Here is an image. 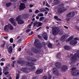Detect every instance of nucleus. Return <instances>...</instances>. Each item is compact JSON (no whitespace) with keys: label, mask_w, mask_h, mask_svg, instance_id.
I'll list each match as a JSON object with an SVG mask.
<instances>
[{"label":"nucleus","mask_w":79,"mask_h":79,"mask_svg":"<svg viewBox=\"0 0 79 79\" xmlns=\"http://www.w3.org/2000/svg\"><path fill=\"white\" fill-rule=\"evenodd\" d=\"M52 34L54 35H56L57 34H59L60 35H62L63 34V31H60L59 28L57 27H55L52 28Z\"/></svg>","instance_id":"2"},{"label":"nucleus","mask_w":79,"mask_h":79,"mask_svg":"<svg viewBox=\"0 0 79 79\" xmlns=\"http://www.w3.org/2000/svg\"><path fill=\"white\" fill-rule=\"evenodd\" d=\"M29 11L30 13H32V10H31V9H29Z\"/></svg>","instance_id":"50"},{"label":"nucleus","mask_w":79,"mask_h":79,"mask_svg":"<svg viewBox=\"0 0 79 79\" xmlns=\"http://www.w3.org/2000/svg\"><path fill=\"white\" fill-rule=\"evenodd\" d=\"M34 26H35L36 27L38 26V22H36V23H34Z\"/></svg>","instance_id":"31"},{"label":"nucleus","mask_w":79,"mask_h":79,"mask_svg":"<svg viewBox=\"0 0 79 79\" xmlns=\"http://www.w3.org/2000/svg\"><path fill=\"white\" fill-rule=\"evenodd\" d=\"M58 12L60 13H63L64 11H65V10H64V9L63 8H59L58 9Z\"/></svg>","instance_id":"15"},{"label":"nucleus","mask_w":79,"mask_h":79,"mask_svg":"<svg viewBox=\"0 0 79 79\" xmlns=\"http://www.w3.org/2000/svg\"><path fill=\"white\" fill-rule=\"evenodd\" d=\"M4 39H8V37H7V36H5L4 37Z\"/></svg>","instance_id":"51"},{"label":"nucleus","mask_w":79,"mask_h":79,"mask_svg":"<svg viewBox=\"0 0 79 79\" xmlns=\"http://www.w3.org/2000/svg\"><path fill=\"white\" fill-rule=\"evenodd\" d=\"M75 29H77V30H78V31H79V28L78 27H75Z\"/></svg>","instance_id":"41"},{"label":"nucleus","mask_w":79,"mask_h":79,"mask_svg":"<svg viewBox=\"0 0 79 79\" xmlns=\"http://www.w3.org/2000/svg\"><path fill=\"white\" fill-rule=\"evenodd\" d=\"M13 48H15V44H13Z\"/></svg>","instance_id":"59"},{"label":"nucleus","mask_w":79,"mask_h":79,"mask_svg":"<svg viewBox=\"0 0 79 79\" xmlns=\"http://www.w3.org/2000/svg\"><path fill=\"white\" fill-rule=\"evenodd\" d=\"M33 79H37V78L35 77H34L33 78Z\"/></svg>","instance_id":"60"},{"label":"nucleus","mask_w":79,"mask_h":79,"mask_svg":"<svg viewBox=\"0 0 79 79\" xmlns=\"http://www.w3.org/2000/svg\"><path fill=\"white\" fill-rule=\"evenodd\" d=\"M46 5L47 6H48V7H50V6H49V5H48V4L47 2L46 3Z\"/></svg>","instance_id":"44"},{"label":"nucleus","mask_w":79,"mask_h":79,"mask_svg":"<svg viewBox=\"0 0 79 79\" xmlns=\"http://www.w3.org/2000/svg\"><path fill=\"white\" fill-rule=\"evenodd\" d=\"M33 6H34V5H30V8H32V7H33Z\"/></svg>","instance_id":"47"},{"label":"nucleus","mask_w":79,"mask_h":79,"mask_svg":"<svg viewBox=\"0 0 79 79\" xmlns=\"http://www.w3.org/2000/svg\"><path fill=\"white\" fill-rule=\"evenodd\" d=\"M64 48L65 50H69V47L68 46H65Z\"/></svg>","instance_id":"26"},{"label":"nucleus","mask_w":79,"mask_h":79,"mask_svg":"<svg viewBox=\"0 0 79 79\" xmlns=\"http://www.w3.org/2000/svg\"><path fill=\"white\" fill-rule=\"evenodd\" d=\"M57 45L58 47L60 45V44L59 43H58L57 44Z\"/></svg>","instance_id":"62"},{"label":"nucleus","mask_w":79,"mask_h":79,"mask_svg":"<svg viewBox=\"0 0 79 79\" xmlns=\"http://www.w3.org/2000/svg\"><path fill=\"white\" fill-rule=\"evenodd\" d=\"M19 75L18 74L16 75V79H19Z\"/></svg>","instance_id":"34"},{"label":"nucleus","mask_w":79,"mask_h":79,"mask_svg":"<svg viewBox=\"0 0 79 79\" xmlns=\"http://www.w3.org/2000/svg\"><path fill=\"white\" fill-rule=\"evenodd\" d=\"M64 27H65V28H66V29H68V27L66 26H64Z\"/></svg>","instance_id":"63"},{"label":"nucleus","mask_w":79,"mask_h":79,"mask_svg":"<svg viewBox=\"0 0 79 79\" xmlns=\"http://www.w3.org/2000/svg\"><path fill=\"white\" fill-rule=\"evenodd\" d=\"M28 60L29 61H33V62H35V61H36V59L34 58H32L31 57H29Z\"/></svg>","instance_id":"20"},{"label":"nucleus","mask_w":79,"mask_h":79,"mask_svg":"<svg viewBox=\"0 0 79 79\" xmlns=\"http://www.w3.org/2000/svg\"><path fill=\"white\" fill-rule=\"evenodd\" d=\"M0 65L2 66H3L4 65V63L3 62H2L0 64Z\"/></svg>","instance_id":"42"},{"label":"nucleus","mask_w":79,"mask_h":79,"mask_svg":"<svg viewBox=\"0 0 79 79\" xmlns=\"http://www.w3.org/2000/svg\"><path fill=\"white\" fill-rule=\"evenodd\" d=\"M38 26H41L42 25V23L40 22H38Z\"/></svg>","instance_id":"32"},{"label":"nucleus","mask_w":79,"mask_h":79,"mask_svg":"<svg viewBox=\"0 0 79 79\" xmlns=\"http://www.w3.org/2000/svg\"><path fill=\"white\" fill-rule=\"evenodd\" d=\"M21 1L23 3H26V2L27 1V0H21Z\"/></svg>","instance_id":"37"},{"label":"nucleus","mask_w":79,"mask_h":79,"mask_svg":"<svg viewBox=\"0 0 79 79\" xmlns=\"http://www.w3.org/2000/svg\"><path fill=\"white\" fill-rule=\"evenodd\" d=\"M5 59L3 58H2L1 59V61H5Z\"/></svg>","instance_id":"52"},{"label":"nucleus","mask_w":79,"mask_h":79,"mask_svg":"<svg viewBox=\"0 0 79 79\" xmlns=\"http://www.w3.org/2000/svg\"><path fill=\"white\" fill-rule=\"evenodd\" d=\"M53 72L54 74H58V71L57 69L55 68H54L53 69Z\"/></svg>","instance_id":"18"},{"label":"nucleus","mask_w":79,"mask_h":79,"mask_svg":"<svg viewBox=\"0 0 79 79\" xmlns=\"http://www.w3.org/2000/svg\"><path fill=\"white\" fill-rule=\"evenodd\" d=\"M28 64H27V65L29 66H31L34 65V64L32 62H27Z\"/></svg>","instance_id":"22"},{"label":"nucleus","mask_w":79,"mask_h":79,"mask_svg":"<svg viewBox=\"0 0 79 79\" xmlns=\"http://www.w3.org/2000/svg\"><path fill=\"white\" fill-rule=\"evenodd\" d=\"M69 36L68 35H63L60 38V40L63 42L64 41V39H65V38H66L67 37H68Z\"/></svg>","instance_id":"12"},{"label":"nucleus","mask_w":79,"mask_h":79,"mask_svg":"<svg viewBox=\"0 0 79 79\" xmlns=\"http://www.w3.org/2000/svg\"><path fill=\"white\" fill-rule=\"evenodd\" d=\"M3 79H8V78H6V77H4L3 78Z\"/></svg>","instance_id":"64"},{"label":"nucleus","mask_w":79,"mask_h":79,"mask_svg":"<svg viewBox=\"0 0 79 79\" xmlns=\"http://www.w3.org/2000/svg\"><path fill=\"white\" fill-rule=\"evenodd\" d=\"M17 63L19 64H21L22 66H23V65H24V62H23L22 61L18 60L17 61Z\"/></svg>","instance_id":"23"},{"label":"nucleus","mask_w":79,"mask_h":79,"mask_svg":"<svg viewBox=\"0 0 79 79\" xmlns=\"http://www.w3.org/2000/svg\"><path fill=\"white\" fill-rule=\"evenodd\" d=\"M14 28L13 26L11 24L8 23V25H6L4 27V30L6 32H8V30H13Z\"/></svg>","instance_id":"3"},{"label":"nucleus","mask_w":79,"mask_h":79,"mask_svg":"<svg viewBox=\"0 0 79 79\" xmlns=\"http://www.w3.org/2000/svg\"><path fill=\"white\" fill-rule=\"evenodd\" d=\"M38 38H39V39H41V36H40L39 35L38 36Z\"/></svg>","instance_id":"56"},{"label":"nucleus","mask_w":79,"mask_h":79,"mask_svg":"<svg viewBox=\"0 0 79 79\" xmlns=\"http://www.w3.org/2000/svg\"><path fill=\"white\" fill-rule=\"evenodd\" d=\"M75 68L72 69V74L73 76H77L79 74V71L76 70Z\"/></svg>","instance_id":"6"},{"label":"nucleus","mask_w":79,"mask_h":79,"mask_svg":"<svg viewBox=\"0 0 79 79\" xmlns=\"http://www.w3.org/2000/svg\"><path fill=\"white\" fill-rule=\"evenodd\" d=\"M45 14L46 15H47L48 14V12H45Z\"/></svg>","instance_id":"61"},{"label":"nucleus","mask_w":79,"mask_h":79,"mask_svg":"<svg viewBox=\"0 0 79 79\" xmlns=\"http://www.w3.org/2000/svg\"><path fill=\"white\" fill-rule=\"evenodd\" d=\"M61 69L63 71H65L66 69H68V67H67V66L66 65H64L62 67Z\"/></svg>","instance_id":"16"},{"label":"nucleus","mask_w":79,"mask_h":79,"mask_svg":"<svg viewBox=\"0 0 79 79\" xmlns=\"http://www.w3.org/2000/svg\"><path fill=\"white\" fill-rule=\"evenodd\" d=\"M76 40H79V38H74V40H72L70 42V44L73 45L77 44V41Z\"/></svg>","instance_id":"7"},{"label":"nucleus","mask_w":79,"mask_h":79,"mask_svg":"<svg viewBox=\"0 0 79 79\" xmlns=\"http://www.w3.org/2000/svg\"><path fill=\"white\" fill-rule=\"evenodd\" d=\"M61 64V63L60 62H56L55 64V65L56 66V67L58 68V69H60V65Z\"/></svg>","instance_id":"17"},{"label":"nucleus","mask_w":79,"mask_h":79,"mask_svg":"<svg viewBox=\"0 0 79 79\" xmlns=\"http://www.w3.org/2000/svg\"><path fill=\"white\" fill-rule=\"evenodd\" d=\"M31 30L30 29H28L27 30V32H30Z\"/></svg>","instance_id":"43"},{"label":"nucleus","mask_w":79,"mask_h":79,"mask_svg":"<svg viewBox=\"0 0 79 79\" xmlns=\"http://www.w3.org/2000/svg\"><path fill=\"white\" fill-rule=\"evenodd\" d=\"M39 12H40L39 10H37L35 11V14H37V13H38Z\"/></svg>","instance_id":"36"},{"label":"nucleus","mask_w":79,"mask_h":79,"mask_svg":"<svg viewBox=\"0 0 79 79\" xmlns=\"http://www.w3.org/2000/svg\"><path fill=\"white\" fill-rule=\"evenodd\" d=\"M54 18H55V19H57L58 18V17L55 16L54 17Z\"/></svg>","instance_id":"57"},{"label":"nucleus","mask_w":79,"mask_h":79,"mask_svg":"<svg viewBox=\"0 0 79 79\" xmlns=\"http://www.w3.org/2000/svg\"><path fill=\"white\" fill-rule=\"evenodd\" d=\"M48 78L49 79H50L51 78H52V76L50 75H49Z\"/></svg>","instance_id":"40"},{"label":"nucleus","mask_w":79,"mask_h":79,"mask_svg":"<svg viewBox=\"0 0 79 79\" xmlns=\"http://www.w3.org/2000/svg\"><path fill=\"white\" fill-rule=\"evenodd\" d=\"M10 41L11 43H13V39L12 38H10Z\"/></svg>","instance_id":"33"},{"label":"nucleus","mask_w":79,"mask_h":79,"mask_svg":"<svg viewBox=\"0 0 79 79\" xmlns=\"http://www.w3.org/2000/svg\"><path fill=\"white\" fill-rule=\"evenodd\" d=\"M43 72V69H40L38 70L36 72V74H39Z\"/></svg>","instance_id":"14"},{"label":"nucleus","mask_w":79,"mask_h":79,"mask_svg":"<svg viewBox=\"0 0 79 79\" xmlns=\"http://www.w3.org/2000/svg\"><path fill=\"white\" fill-rule=\"evenodd\" d=\"M5 45V43H3V44L2 45V47L3 48L4 47Z\"/></svg>","instance_id":"48"},{"label":"nucleus","mask_w":79,"mask_h":79,"mask_svg":"<svg viewBox=\"0 0 79 79\" xmlns=\"http://www.w3.org/2000/svg\"><path fill=\"white\" fill-rule=\"evenodd\" d=\"M38 42V39H36L35 40V41L34 42V44H36L37 43V42Z\"/></svg>","instance_id":"35"},{"label":"nucleus","mask_w":79,"mask_h":79,"mask_svg":"<svg viewBox=\"0 0 79 79\" xmlns=\"http://www.w3.org/2000/svg\"><path fill=\"white\" fill-rule=\"evenodd\" d=\"M26 6L25 4L24 3H21L20 5L19 10H24V8H25Z\"/></svg>","instance_id":"10"},{"label":"nucleus","mask_w":79,"mask_h":79,"mask_svg":"<svg viewBox=\"0 0 79 79\" xmlns=\"http://www.w3.org/2000/svg\"><path fill=\"white\" fill-rule=\"evenodd\" d=\"M44 19L45 17H42L40 18L39 20H40V21H44Z\"/></svg>","instance_id":"28"},{"label":"nucleus","mask_w":79,"mask_h":79,"mask_svg":"<svg viewBox=\"0 0 79 79\" xmlns=\"http://www.w3.org/2000/svg\"><path fill=\"white\" fill-rule=\"evenodd\" d=\"M18 50H19V52H20V51H21V48H19Z\"/></svg>","instance_id":"54"},{"label":"nucleus","mask_w":79,"mask_h":79,"mask_svg":"<svg viewBox=\"0 0 79 79\" xmlns=\"http://www.w3.org/2000/svg\"><path fill=\"white\" fill-rule=\"evenodd\" d=\"M11 59H12V60H15V57H12Z\"/></svg>","instance_id":"58"},{"label":"nucleus","mask_w":79,"mask_h":79,"mask_svg":"<svg viewBox=\"0 0 79 79\" xmlns=\"http://www.w3.org/2000/svg\"><path fill=\"white\" fill-rule=\"evenodd\" d=\"M36 69L35 66H33L30 68L31 71H34Z\"/></svg>","instance_id":"27"},{"label":"nucleus","mask_w":79,"mask_h":79,"mask_svg":"<svg viewBox=\"0 0 79 79\" xmlns=\"http://www.w3.org/2000/svg\"><path fill=\"white\" fill-rule=\"evenodd\" d=\"M77 54H75L74 55L72 54L70 55V58L71 60L72 63H74L77 61V57L79 58V51L77 52Z\"/></svg>","instance_id":"1"},{"label":"nucleus","mask_w":79,"mask_h":79,"mask_svg":"<svg viewBox=\"0 0 79 79\" xmlns=\"http://www.w3.org/2000/svg\"><path fill=\"white\" fill-rule=\"evenodd\" d=\"M75 15V14L74 12H72L69 13L68 14L66 15V20L67 21H69L71 18V17L72 16H74Z\"/></svg>","instance_id":"4"},{"label":"nucleus","mask_w":79,"mask_h":79,"mask_svg":"<svg viewBox=\"0 0 79 79\" xmlns=\"http://www.w3.org/2000/svg\"><path fill=\"white\" fill-rule=\"evenodd\" d=\"M12 5V4L10 2L7 3L6 4V6L7 7H9V6H11Z\"/></svg>","instance_id":"24"},{"label":"nucleus","mask_w":79,"mask_h":79,"mask_svg":"<svg viewBox=\"0 0 79 79\" xmlns=\"http://www.w3.org/2000/svg\"><path fill=\"white\" fill-rule=\"evenodd\" d=\"M36 18L37 19H39V16H37L36 17Z\"/></svg>","instance_id":"53"},{"label":"nucleus","mask_w":79,"mask_h":79,"mask_svg":"<svg viewBox=\"0 0 79 79\" xmlns=\"http://www.w3.org/2000/svg\"><path fill=\"white\" fill-rule=\"evenodd\" d=\"M20 70L25 73H29V72H27V69L26 68H22L20 69Z\"/></svg>","instance_id":"19"},{"label":"nucleus","mask_w":79,"mask_h":79,"mask_svg":"<svg viewBox=\"0 0 79 79\" xmlns=\"http://www.w3.org/2000/svg\"><path fill=\"white\" fill-rule=\"evenodd\" d=\"M2 72H0V76H2Z\"/></svg>","instance_id":"55"},{"label":"nucleus","mask_w":79,"mask_h":79,"mask_svg":"<svg viewBox=\"0 0 79 79\" xmlns=\"http://www.w3.org/2000/svg\"><path fill=\"white\" fill-rule=\"evenodd\" d=\"M37 16L40 17L41 16H44V14L42 13H40L37 15Z\"/></svg>","instance_id":"30"},{"label":"nucleus","mask_w":79,"mask_h":79,"mask_svg":"<svg viewBox=\"0 0 79 79\" xmlns=\"http://www.w3.org/2000/svg\"><path fill=\"white\" fill-rule=\"evenodd\" d=\"M43 79H48V78L46 76H44L43 77Z\"/></svg>","instance_id":"39"},{"label":"nucleus","mask_w":79,"mask_h":79,"mask_svg":"<svg viewBox=\"0 0 79 79\" xmlns=\"http://www.w3.org/2000/svg\"><path fill=\"white\" fill-rule=\"evenodd\" d=\"M48 47H49V48H52V44H51V43H49L48 44Z\"/></svg>","instance_id":"29"},{"label":"nucleus","mask_w":79,"mask_h":79,"mask_svg":"<svg viewBox=\"0 0 79 79\" xmlns=\"http://www.w3.org/2000/svg\"><path fill=\"white\" fill-rule=\"evenodd\" d=\"M74 38V37L73 36H71L70 38H69L66 41V42H69V41H70L71 40H72Z\"/></svg>","instance_id":"21"},{"label":"nucleus","mask_w":79,"mask_h":79,"mask_svg":"<svg viewBox=\"0 0 79 79\" xmlns=\"http://www.w3.org/2000/svg\"><path fill=\"white\" fill-rule=\"evenodd\" d=\"M8 69V67L7 66L4 67L3 68V73L5 75H7L9 74V72H7Z\"/></svg>","instance_id":"8"},{"label":"nucleus","mask_w":79,"mask_h":79,"mask_svg":"<svg viewBox=\"0 0 79 79\" xmlns=\"http://www.w3.org/2000/svg\"><path fill=\"white\" fill-rule=\"evenodd\" d=\"M21 19V16H19L16 18L15 20L16 21H18V23L19 24H23L24 22L23 20Z\"/></svg>","instance_id":"5"},{"label":"nucleus","mask_w":79,"mask_h":79,"mask_svg":"<svg viewBox=\"0 0 79 79\" xmlns=\"http://www.w3.org/2000/svg\"><path fill=\"white\" fill-rule=\"evenodd\" d=\"M33 22H31V24H30L29 25V27H31V26H32V24H33Z\"/></svg>","instance_id":"45"},{"label":"nucleus","mask_w":79,"mask_h":79,"mask_svg":"<svg viewBox=\"0 0 79 79\" xmlns=\"http://www.w3.org/2000/svg\"><path fill=\"white\" fill-rule=\"evenodd\" d=\"M39 10L40 11H41V12H42L43 11H46V10H45V8H40Z\"/></svg>","instance_id":"25"},{"label":"nucleus","mask_w":79,"mask_h":79,"mask_svg":"<svg viewBox=\"0 0 79 79\" xmlns=\"http://www.w3.org/2000/svg\"><path fill=\"white\" fill-rule=\"evenodd\" d=\"M42 37L45 40H48V36H47V33L45 32L42 35Z\"/></svg>","instance_id":"11"},{"label":"nucleus","mask_w":79,"mask_h":79,"mask_svg":"<svg viewBox=\"0 0 79 79\" xmlns=\"http://www.w3.org/2000/svg\"><path fill=\"white\" fill-rule=\"evenodd\" d=\"M8 52L9 54H11L13 52V47L12 46H10L8 48Z\"/></svg>","instance_id":"13"},{"label":"nucleus","mask_w":79,"mask_h":79,"mask_svg":"<svg viewBox=\"0 0 79 79\" xmlns=\"http://www.w3.org/2000/svg\"><path fill=\"white\" fill-rule=\"evenodd\" d=\"M9 21L14 25V26H16L17 25V23H15V19L13 18H11L9 19Z\"/></svg>","instance_id":"9"},{"label":"nucleus","mask_w":79,"mask_h":79,"mask_svg":"<svg viewBox=\"0 0 79 79\" xmlns=\"http://www.w3.org/2000/svg\"><path fill=\"white\" fill-rule=\"evenodd\" d=\"M34 34V32H33L31 31V34H29V35H32V34Z\"/></svg>","instance_id":"46"},{"label":"nucleus","mask_w":79,"mask_h":79,"mask_svg":"<svg viewBox=\"0 0 79 79\" xmlns=\"http://www.w3.org/2000/svg\"><path fill=\"white\" fill-rule=\"evenodd\" d=\"M16 61H14L13 63V67L14 68L15 67V65H14V64H15L16 63Z\"/></svg>","instance_id":"38"},{"label":"nucleus","mask_w":79,"mask_h":79,"mask_svg":"<svg viewBox=\"0 0 79 79\" xmlns=\"http://www.w3.org/2000/svg\"><path fill=\"white\" fill-rule=\"evenodd\" d=\"M45 9H46V10H47L48 11H50V9H48V8L47 7H46Z\"/></svg>","instance_id":"49"}]
</instances>
